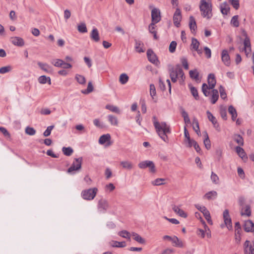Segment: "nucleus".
<instances>
[{
  "mask_svg": "<svg viewBox=\"0 0 254 254\" xmlns=\"http://www.w3.org/2000/svg\"><path fill=\"white\" fill-rule=\"evenodd\" d=\"M169 72L170 77L173 82H176L179 77L181 78L183 81L184 80V73L179 64H177L175 66H170L169 68Z\"/></svg>",
  "mask_w": 254,
  "mask_h": 254,
  "instance_id": "nucleus-1",
  "label": "nucleus"
},
{
  "mask_svg": "<svg viewBox=\"0 0 254 254\" xmlns=\"http://www.w3.org/2000/svg\"><path fill=\"white\" fill-rule=\"evenodd\" d=\"M210 0H201L199 4V9L201 15L203 17L209 19L212 16V8Z\"/></svg>",
  "mask_w": 254,
  "mask_h": 254,
  "instance_id": "nucleus-2",
  "label": "nucleus"
},
{
  "mask_svg": "<svg viewBox=\"0 0 254 254\" xmlns=\"http://www.w3.org/2000/svg\"><path fill=\"white\" fill-rule=\"evenodd\" d=\"M207 81L208 86L206 83H203L202 85V91L205 96L209 95V92L207 90L213 89L216 85V81L214 74L210 73L208 75Z\"/></svg>",
  "mask_w": 254,
  "mask_h": 254,
  "instance_id": "nucleus-3",
  "label": "nucleus"
},
{
  "mask_svg": "<svg viewBox=\"0 0 254 254\" xmlns=\"http://www.w3.org/2000/svg\"><path fill=\"white\" fill-rule=\"evenodd\" d=\"M97 191L98 189L96 188L85 190L82 191V196L84 199L91 200L94 198Z\"/></svg>",
  "mask_w": 254,
  "mask_h": 254,
  "instance_id": "nucleus-4",
  "label": "nucleus"
},
{
  "mask_svg": "<svg viewBox=\"0 0 254 254\" xmlns=\"http://www.w3.org/2000/svg\"><path fill=\"white\" fill-rule=\"evenodd\" d=\"M138 167L140 169H145L149 168V171L151 173H155L156 169L154 163L151 161L146 160L140 162L138 165Z\"/></svg>",
  "mask_w": 254,
  "mask_h": 254,
  "instance_id": "nucleus-5",
  "label": "nucleus"
},
{
  "mask_svg": "<svg viewBox=\"0 0 254 254\" xmlns=\"http://www.w3.org/2000/svg\"><path fill=\"white\" fill-rule=\"evenodd\" d=\"M156 132L160 138L165 142H168L167 134L171 132L170 128H155Z\"/></svg>",
  "mask_w": 254,
  "mask_h": 254,
  "instance_id": "nucleus-6",
  "label": "nucleus"
},
{
  "mask_svg": "<svg viewBox=\"0 0 254 254\" xmlns=\"http://www.w3.org/2000/svg\"><path fill=\"white\" fill-rule=\"evenodd\" d=\"M82 158H75L71 166L68 169L67 173H71L74 171H78L81 169Z\"/></svg>",
  "mask_w": 254,
  "mask_h": 254,
  "instance_id": "nucleus-7",
  "label": "nucleus"
},
{
  "mask_svg": "<svg viewBox=\"0 0 254 254\" xmlns=\"http://www.w3.org/2000/svg\"><path fill=\"white\" fill-rule=\"evenodd\" d=\"M98 209L102 212H105L109 207V204L107 200L101 198L98 201Z\"/></svg>",
  "mask_w": 254,
  "mask_h": 254,
  "instance_id": "nucleus-8",
  "label": "nucleus"
},
{
  "mask_svg": "<svg viewBox=\"0 0 254 254\" xmlns=\"http://www.w3.org/2000/svg\"><path fill=\"white\" fill-rule=\"evenodd\" d=\"M161 19V12L157 8H153L151 10V22L158 23Z\"/></svg>",
  "mask_w": 254,
  "mask_h": 254,
  "instance_id": "nucleus-9",
  "label": "nucleus"
},
{
  "mask_svg": "<svg viewBox=\"0 0 254 254\" xmlns=\"http://www.w3.org/2000/svg\"><path fill=\"white\" fill-rule=\"evenodd\" d=\"M182 20V15L181 10L177 8L173 15V22L174 25L179 27L180 25V22Z\"/></svg>",
  "mask_w": 254,
  "mask_h": 254,
  "instance_id": "nucleus-10",
  "label": "nucleus"
},
{
  "mask_svg": "<svg viewBox=\"0 0 254 254\" xmlns=\"http://www.w3.org/2000/svg\"><path fill=\"white\" fill-rule=\"evenodd\" d=\"M221 60L224 64L229 66L231 64V60L227 50H223L221 53Z\"/></svg>",
  "mask_w": 254,
  "mask_h": 254,
  "instance_id": "nucleus-11",
  "label": "nucleus"
},
{
  "mask_svg": "<svg viewBox=\"0 0 254 254\" xmlns=\"http://www.w3.org/2000/svg\"><path fill=\"white\" fill-rule=\"evenodd\" d=\"M223 218L225 225L227 226L228 229H231L232 228V221L229 215V210L225 209L223 212Z\"/></svg>",
  "mask_w": 254,
  "mask_h": 254,
  "instance_id": "nucleus-12",
  "label": "nucleus"
},
{
  "mask_svg": "<svg viewBox=\"0 0 254 254\" xmlns=\"http://www.w3.org/2000/svg\"><path fill=\"white\" fill-rule=\"evenodd\" d=\"M244 50L246 56L248 57L249 56V55L251 53L252 50L250 40L247 36H246L244 41Z\"/></svg>",
  "mask_w": 254,
  "mask_h": 254,
  "instance_id": "nucleus-13",
  "label": "nucleus"
},
{
  "mask_svg": "<svg viewBox=\"0 0 254 254\" xmlns=\"http://www.w3.org/2000/svg\"><path fill=\"white\" fill-rule=\"evenodd\" d=\"M147 56L148 60L152 63L157 64L158 62L157 57L151 49H148L147 51Z\"/></svg>",
  "mask_w": 254,
  "mask_h": 254,
  "instance_id": "nucleus-14",
  "label": "nucleus"
},
{
  "mask_svg": "<svg viewBox=\"0 0 254 254\" xmlns=\"http://www.w3.org/2000/svg\"><path fill=\"white\" fill-rule=\"evenodd\" d=\"M11 42L14 45L22 47L24 45L23 39L19 37H13L10 38Z\"/></svg>",
  "mask_w": 254,
  "mask_h": 254,
  "instance_id": "nucleus-15",
  "label": "nucleus"
},
{
  "mask_svg": "<svg viewBox=\"0 0 254 254\" xmlns=\"http://www.w3.org/2000/svg\"><path fill=\"white\" fill-rule=\"evenodd\" d=\"M244 230L247 232H253L254 233V224L251 220L246 221L244 226Z\"/></svg>",
  "mask_w": 254,
  "mask_h": 254,
  "instance_id": "nucleus-16",
  "label": "nucleus"
},
{
  "mask_svg": "<svg viewBox=\"0 0 254 254\" xmlns=\"http://www.w3.org/2000/svg\"><path fill=\"white\" fill-rule=\"evenodd\" d=\"M120 165L123 169L128 170H130L133 168V164L128 160L121 161Z\"/></svg>",
  "mask_w": 254,
  "mask_h": 254,
  "instance_id": "nucleus-17",
  "label": "nucleus"
},
{
  "mask_svg": "<svg viewBox=\"0 0 254 254\" xmlns=\"http://www.w3.org/2000/svg\"><path fill=\"white\" fill-rule=\"evenodd\" d=\"M241 215L250 216L251 215V207L249 205H246L244 207L241 208Z\"/></svg>",
  "mask_w": 254,
  "mask_h": 254,
  "instance_id": "nucleus-18",
  "label": "nucleus"
},
{
  "mask_svg": "<svg viewBox=\"0 0 254 254\" xmlns=\"http://www.w3.org/2000/svg\"><path fill=\"white\" fill-rule=\"evenodd\" d=\"M90 38L92 40H93L95 42H97L100 40L99 32L96 28H94L92 30L91 33L90 34Z\"/></svg>",
  "mask_w": 254,
  "mask_h": 254,
  "instance_id": "nucleus-19",
  "label": "nucleus"
},
{
  "mask_svg": "<svg viewBox=\"0 0 254 254\" xmlns=\"http://www.w3.org/2000/svg\"><path fill=\"white\" fill-rule=\"evenodd\" d=\"M235 150L238 155L243 160L247 159V156L244 150L240 146H236Z\"/></svg>",
  "mask_w": 254,
  "mask_h": 254,
  "instance_id": "nucleus-20",
  "label": "nucleus"
},
{
  "mask_svg": "<svg viewBox=\"0 0 254 254\" xmlns=\"http://www.w3.org/2000/svg\"><path fill=\"white\" fill-rule=\"evenodd\" d=\"M173 210L175 212L177 213L181 217L186 218L187 217V214L186 213L184 212V211L179 208L178 206L176 205H174L172 207Z\"/></svg>",
  "mask_w": 254,
  "mask_h": 254,
  "instance_id": "nucleus-21",
  "label": "nucleus"
},
{
  "mask_svg": "<svg viewBox=\"0 0 254 254\" xmlns=\"http://www.w3.org/2000/svg\"><path fill=\"white\" fill-rule=\"evenodd\" d=\"M109 244L112 247L124 248L126 247V242L124 241L120 242L116 241H112Z\"/></svg>",
  "mask_w": 254,
  "mask_h": 254,
  "instance_id": "nucleus-22",
  "label": "nucleus"
},
{
  "mask_svg": "<svg viewBox=\"0 0 254 254\" xmlns=\"http://www.w3.org/2000/svg\"><path fill=\"white\" fill-rule=\"evenodd\" d=\"M172 242L173 243L174 246L179 248L184 247V244L183 242L176 236H174L173 237Z\"/></svg>",
  "mask_w": 254,
  "mask_h": 254,
  "instance_id": "nucleus-23",
  "label": "nucleus"
},
{
  "mask_svg": "<svg viewBox=\"0 0 254 254\" xmlns=\"http://www.w3.org/2000/svg\"><path fill=\"white\" fill-rule=\"evenodd\" d=\"M228 112L231 115L232 120L234 121L237 117V113L235 108L231 105L228 108Z\"/></svg>",
  "mask_w": 254,
  "mask_h": 254,
  "instance_id": "nucleus-24",
  "label": "nucleus"
},
{
  "mask_svg": "<svg viewBox=\"0 0 254 254\" xmlns=\"http://www.w3.org/2000/svg\"><path fill=\"white\" fill-rule=\"evenodd\" d=\"M189 26L192 32L196 29V24L194 18L192 16L190 17Z\"/></svg>",
  "mask_w": 254,
  "mask_h": 254,
  "instance_id": "nucleus-25",
  "label": "nucleus"
},
{
  "mask_svg": "<svg viewBox=\"0 0 254 254\" xmlns=\"http://www.w3.org/2000/svg\"><path fill=\"white\" fill-rule=\"evenodd\" d=\"M219 98L218 91L216 89H212V96L211 98V102L212 104H215Z\"/></svg>",
  "mask_w": 254,
  "mask_h": 254,
  "instance_id": "nucleus-26",
  "label": "nucleus"
},
{
  "mask_svg": "<svg viewBox=\"0 0 254 254\" xmlns=\"http://www.w3.org/2000/svg\"><path fill=\"white\" fill-rule=\"evenodd\" d=\"M217 195V193L216 191L212 190L206 193L203 196L204 198L210 200L216 198Z\"/></svg>",
  "mask_w": 254,
  "mask_h": 254,
  "instance_id": "nucleus-27",
  "label": "nucleus"
},
{
  "mask_svg": "<svg viewBox=\"0 0 254 254\" xmlns=\"http://www.w3.org/2000/svg\"><path fill=\"white\" fill-rule=\"evenodd\" d=\"M111 136L109 134H103L100 136L99 139V142L101 144H103L110 141Z\"/></svg>",
  "mask_w": 254,
  "mask_h": 254,
  "instance_id": "nucleus-28",
  "label": "nucleus"
},
{
  "mask_svg": "<svg viewBox=\"0 0 254 254\" xmlns=\"http://www.w3.org/2000/svg\"><path fill=\"white\" fill-rule=\"evenodd\" d=\"M132 236L133 237V239L136 242H138L140 244H144L145 243V240L142 238L140 235L138 234L133 232L131 234Z\"/></svg>",
  "mask_w": 254,
  "mask_h": 254,
  "instance_id": "nucleus-29",
  "label": "nucleus"
},
{
  "mask_svg": "<svg viewBox=\"0 0 254 254\" xmlns=\"http://www.w3.org/2000/svg\"><path fill=\"white\" fill-rule=\"evenodd\" d=\"M203 133L204 134V136H205V138L204 139V140H203V143H204L205 148L207 150H208V149H210V148H211L210 141L209 139L208 135L206 131H205L203 132Z\"/></svg>",
  "mask_w": 254,
  "mask_h": 254,
  "instance_id": "nucleus-30",
  "label": "nucleus"
},
{
  "mask_svg": "<svg viewBox=\"0 0 254 254\" xmlns=\"http://www.w3.org/2000/svg\"><path fill=\"white\" fill-rule=\"evenodd\" d=\"M233 139L240 146L244 145V139L243 137L239 134H235L233 135Z\"/></svg>",
  "mask_w": 254,
  "mask_h": 254,
  "instance_id": "nucleus-31",
  "label": "nucleus"
},
{
  "mask_svg": "<svg viewBox=\"0 0 254 254\" xmlns=\"http://www.w3.org/2000/svg\"><path fill=\"white\" fill-rule=\"evenodd\" d=\"M189 87L190 88V92L192 94V95L194 97L195 100H198L199 99V96L198 94V92L196 88L193 87L191 84L189 85Z\"/></svg>",
  "mask_w": 254,
  "mask_h": 254,
  "instance_id": "nucleus-32",
  "label": "nucleus"
},
{
  "mask_svg": "<svg viewBox=\"0 0 254 254\" xmlns=\"http://www.w3.org/2000/svg\"><path fill=\"white\" fill-rule=\"evenodd\" d=\"M199 42L196 39L192 38L191 39V43L190 45L191 50L194 51L195 50H197V49L199 48Z\"/></svg>",
  "mask_w": 254,
  "mask_h": 254,
  "instance_id": "nucleus-33",
  "label": "nucleus"
},
{
  "mask_svg": "<svg viewBox=\"0 0 254 254\" xmlns=\"http://www.w3.org/2000/svg\"><path fill=\"white\" fill-rule=\"evenodd\" d=\"M143 44L140 41L135 40V48L136 51L138 53L144 52L143 50Z\"/></svg>",
  "mask_w": 254,
  "mask_h": 254,
  "instance_id": "nucleus-34",
  "label": "nucleus"
},
{
  "mask_svg": "<svg viewBox=\"0 0 254 254\" xmlns=\"http://www.w3.org/2000/svg\"><path fill=\"white\" fill-rule=\"evenodd\" d=\"M37 64L39 65V66L41 68V69H42L43 70L47 72H50V67L48 64L42 63L39 62H38Z\"/></svg>",
  "mask_w": 254,
  "mask_h": 254,
  "instance_id": "nucleus-35",
  "label": "nucleus"
},
{
  "mask_svg": "<svg viewBox=\"0 0 254 254\" xmlns=\"http://www.w3.org/2000/svg\"><path fill=\"white\" fill-rule=\"evenodd\" d=\"M38 81L41 84H45L47 82L51 84V79L49 77H46L45 75H42L38 78Z\"/></svg>",
  "mask_w": 254,
  "mask_h": 254,
  "instance_id": "nucleus-36",
  "label": "nucleus"
},
{
  "mask_svg": "<svg viewBox=\"0 0 254 254\" xmlns=\"http://www.w3.org/2000/svg\"><path fill=\"white\" fill-rule=\"evenodd\" d=\"M181 114L182 117L184 118L185 123L186 125H188L190 123V120L188 115V114L187 112L185 111L184 109H182Z\"/></svg>",
  "mask_w": 254,
  "mask_h": 254,
  "instance_id": "nucleus-37",
  "label": "nucleus"
},
{
  "mask_svg": "<svg viewBox=\"0 0 254 254\" xmlns=\"http://www.w3.org/2000/svg\"><path fill=\"white\" fill-rule=\"evenodd\" d=\"M128 76L126 73H122L120 75L119 81L122 84H126L128 80Z\"/></svg>",
  "mask_w": 254,
  "mask_h": 254,
  "instance_id": "nucleus-38",
  "label": "nucleus"
},
{
  "mask_svg": "<svg viewBox=\"0 0 254 254\" xmlns=\"http://www.w3.org/2000/svg\"><path fill=\"white\" fill-rule=\"evenodd\" d=\"M230 11V7L226 3H223L221 5V12L223 14L227 15Z\"/></svg>",
  "mask_w": 254,
  "mask_h": 254,
  "instance_id": "nucleus-39",
  "label": "nucleus"
},
{
  "mask_svg": "<svg viewBox=\"0 0 254 254\" xmlns=\"http://www.w3.org/2000/svg\"><path fill=\"white\" fill-rule=\"evenodd\" d=\"M118 235H119L120 236H121L124 238H126L128 240H130V234L128 231H126V230H123V231H120L118 232Z\"/></svg>",
  "mask_w": 254,
  "mask_h": 254,
  "instance_id": "nucleus-40",
  "label": "nucleus"
},
{
  "mask_svg": "<svg viewBox=\"0 0 254 254\" xmlns=\"http://www.w3.org/2000/svg\"><path fill=\"white\" fill-rule=\"evenodd\" d=\"M190 77L195 80H198L199 73L196 69L191 70L189 72Z\"/></svg>",
  "mask_w": 254,
  "mask_h": 254,
  "instance_id": "nucleus-41",
  "label": "nucleus"
},
{
  "mask_svg": "<svg viewBox=\"0 0 254 254\" xmlns=\"http://www.w3.org/2000/svg\"><path fill=\"white\" fill-rule=\"evenodd\" d=\"M245 254H254V243L250 247H246L244 249Z\"/></svg>",
  "mask_w": 254,
  "mask_h": 254,
  "instance_id": "nucleus-42",
  "label": "nucleus"
},
{
  "mask_svg": "<svg viewBox=\"0 0 254 254\" xmlns=\"http://www.w3.org/2000/svg\"><path fill=\"white\" fill-rule=\"evenodd\" d=\"M165 180L164 179L158 178L152 181L151 184L153 186H160L165 184Z\"/></svg>",
  "mask_w": 254,
  "mask_h": 254,
  "instance_id": "nucleus-43",
  "label": "nucleus"
},
{
  "mask_svg": "<svg viewBox=\"0 0 254 254\" xmlns=\"http://www.w3.org/2000/svg\"><path fill=\"white\" fill-rule=\"evenodd\" d=\"M62 151L65 155L68 156H70L73 151V149L70 147H64L62 148Z\"/></svg>",
  "mask_w": 254,
  "mask_h": 254,
  "instance_id": "nucleus-44",
  "label": "nucleus"
},
{
  "mask_svg": "<svg viewBox=\"0 0 254 254\" xmlns=\"http://www.w3.org/2000/svg\"><path fill=\"white\" fill-rule=\"evenodd\" d=\"M203 214L205 217V218L207 220L208 223L211 225L212 224V221L211 219L210 214L209 211L206 209L204 212H203Z\"/></svg>",
  "mask_w": 254,
  "mask_h": 254,
  "instance_id": "nucleus-45",
  "label": "nucleus"
},
{
  "mask_svg": "<svg viewBox=\"0 0 254 254\" xmlns=\"http://www.w3.org/2000/svg\"><path fill=\"white\" fill-rule=\"evenodd\" d=\"M75 79L80 84H84L86 82L85 78L84 76L79 74H76L75 76Z\"/></svg>",
  "mask_w": 254,
  "mask_h": 254,
  "instance_id": "nucleus-46",
  "label": "nucleus"
},
{
  "mask_svg": "<svg viewBox=\"0 0 254 254\" xmlns=\"http://www.w3.org/2000/svg\"><path fill=\"white\" fill-rule=\"evenodd\" d=\"M238 17V15H235L232 18L231 20V24L235 27H238L239 26Z\"/></svg>",
  "mask_w": 254,
  "mask_h": 254,
  "instance_id": "nucleus-47",
  "label": "nucleus"
},
{
  "mask_svg": "<svg viewBox=\"0 0 254 254\" xmlns=\"http://www.w3.org/2000/svg\"><path fill=\"white\" fill-rule=\"evenodd\" d=\"M78 31L80 33H86L87 32L86 24L84 23H81L77 27Z\"/></svg>",
  "mask_w": 254,
  "mask_h": 254,
  "instance_id": "nucleus-48",
  "label": "nucleus"
},
{
  "mask_svg": "<svg viewBox=\"0 0 254 254\" xmlns=\"http://www.w3.org/2000/svg\"><path fill=\"white\" fill-rule=\"evenodd\" d=\"M12 70V67L10 65L3 66L0 68V73L4 74Z\"/></svg>",
  "mask_w": 254,
  "mask_h": 254,
  "instance_id": "nucleus-49",
  "label": "nucleus"
},
{
  "mask_svg": "<svg viewBox=\"0 0 254 254\" xmlns=\"http://www.w3.org/2000/svg\"><path fill=\"white\" fill-rule=\"evenodd\" d=\"M207 117L210 121H211L213 125L215 126L217 124V120L216 118L212 115V114L208 111L206 112Z\"/></svg>",
  "mask_w": 254,
  "mask_h": 254,
  "instance_id": "nucleus-50",
  "label": "nucleus"
},
{
  "mask_svg": "<svg viewBox=\"0 0 254 254\" xmlns=\"http://www.w3.org/2000/svg\"><path fill=\"white\" fill-rule=\"evenodd\" d=\"M108 118L112 126H116L118 125V122L117 118L114 116H109Z\"/></svg>",
  "mask_w": 254,
  "mask_h": 254,
  "instance_id": "nucleus-51",
  "label": "nucleus"
},
{
  "mask_svg": "<svg viewBox=\"0 0 254 254\" xmlns=\"http://www.w3.org/2000/svg\"><path fill=\"white\" fill-rule=\"evenodd\" d=\"M93 90V86L92 84L91 81H89L88 83L87 88L86 90L84 91H82V92L84 94H88L91 92H92Z\"/></svg>",
  "mask_w": 254,
  "mask_h": 254,
  "instance_id": "nucleus-52",
  "label": "nucleus"
},
{
  "mask_svg": "<svg viewBox=\"0 0 254 254\" xmlns=\"http://www.w3.org/2000/svg\"><path fill=\"white\" fill-rule=\"evenodd\" d=\"M155 24H156V23H153L151 22V23L149 25L148 30L151 34L157 32L156 30V26L155 25Z\"/></svg>",
  "mask_w": 254,
  "mask_h": 254,
  "instance_id": "nucleus-53",
  "label": "nucleus"
},
{
  "mask_svg": "<svg viewBox=\"0 0 254 254\" xmlns=\"http://www.w3.org/2000/svg\"><path fill=\"white\" fill-rule=\"evenodd\" d=\"M229 2L235 9H238L239 8V0H229Z\"/></svg>",
  "mask_w": 254,
  "mask_h": 254,
  "instance_id": "nucleus-54",
  "label": "nucleus"
},
{
  "mask_svg": "<svg viewBox=\"0 0 254 254\" xmlns=\"http://www.w3.org/2000/svg\"><path fill=\"white\" fill-rule=\"evenodd\" d=\"M219 91L221 98L223 99H226L227 98V94L225 92L224 87L222 85L220 86Z\"/></svg>",
  "mask_w": 254,
  "mask_h": 254,
  "instance_id": "nucleus-55",
  "label": "nucleus"
},
{
  "mask_svg": "<svg viewBox=\"0 0 254 254\" xmlns=\"http://www.w3.org/2000/svg\"><path fill=\"white\" fill-rule=\"evenodd\" d=\"M106 108L107 109H108L109 110H110V111H111L113 112H115V113H119L120 112L119 108L115 106L107 105L106 106Z\"/></svg>",
  "mask_w": 254,
  "mask_h": 254,
  "instance_id": "nucleus-56",
  "label": "nucleus"
},
{
  "mask_svg": "<svg viewBox=\"0 0 254 254\" xmlns=\"http://www.w3.org/2000/svg\"><path fill=\"white\" fill-rule=\"evenodd\" d=\"M184 135H185V139L184 142L185 143H187V141H190V139H191L189 131H188L187 128H184Z\"/></svg>",
  "mask_w": 254,
  "mask_h": 254,
  "instance_id": "nucleus-57",
  "label": "nucleus"
},
{
  "mask_svg": "<svg viewBox=\"0 0 254 254\" xmlns=\"http://www.w3.org/2000/svg\"><path fill=\"white\" fill-rule=\"evenodd\" d=\"M177 46V43L175 41H172L169 46V51L171 53H174L175 51Z\"/></svg>",
  "mask_w": 254,
  "mask_h": 254,
  "instance_id": "nucleus-58",
  "label": "nucleus"
},
{
  "mask_svg": "<svg viewBox=\"0 0 254 254\" xmlns=\"http://www.w3.org/2000/svg\"><path fill=\"white\" fill-rule=\"evenodd\" d=\"M150 94L152 99H154V96L156 95V89L154 84L150 85Z\"/></svg>",
  "mask_w": 254,
  "mask_h": 254,
  "instance_id": "nucleus-59",
  "label": "nucleus"
},
{
  "mask_svg": "<svg viewBox=\"0 0 254 254\" xmlns=\"http://www.w3.org/2000/svg\"><path fill=\"white\" fill-rule=\"evenodd\" d=\"M211 179L214 183H215L216 184L218 183L219 178L217 176V175L216 174H215L214 173H213V172L211 173Z\"/></svg>",
  "mask_w": 254,
  "mask_h": 254,
  "instance_id": "nucleus-60",
  "label": "nucleus"
},
{
  "mask_svg": "<svg viewBox=\"0 0 254 254\" xmlns=\"http://www.w3.org/2000/svg\"><path fill=\"white\" fill-rule=\"evenodd\" d=\"M64 61L62 60L57 59L55 62L52 63L56 67H62Z\"/></svg>",
  "mask_w": 254,
  "mask_h": 254,
  "instance_id": "nucleus-61",
  "label": "nucleus"
},
{
  "mask_svg": "<svg viewBox=\"0 0 254 254\" xmlns=\"http://www.w3.org/2000/svg\"><path fill=\"white\" fill-rule=\"evenodd\" d=\"M204 51L205 53V55L207 58L209 59L211 58V52L210 49L208 48L207 47H205L204 48Z\"/></svg>",
  "mask_w": 254,
  "mask_h": 254,
  "instance_id": "nucleus-62",
  "label": "nucleus"
},
{
  "mask_svg": "<svg viewBox=\"0 0 254 254\" xmlns=\"http://www.w3.org/2000/svg\"><path fill=\"white\" fill-rule=\"evenodd\" d=\"M25 132L29 135H32L35 134L36 130L34 128H25Z\"/></svg>",
  "mask_w": 254,
  "mask_h": 254,
  "instance_id": "nucleus-63",
  "label": "nucleus"
},
{
  "mask_svg": "<svg viewBox=\"0 0 254 254\" xmlns=\"http://www.w3.org/2000/svg\"><path fill=\"white\" fill-rule=\"evenodd\" d=\"M238 203L241 208L244 207L245 206V198L243 196L240 197L238 199Z\"/></svg>",
  "mask_w": 254,
  "mask_h": 254,
  "instance_id": "nucleus-64",
  "label": "nucleus"
}]
</instances>
